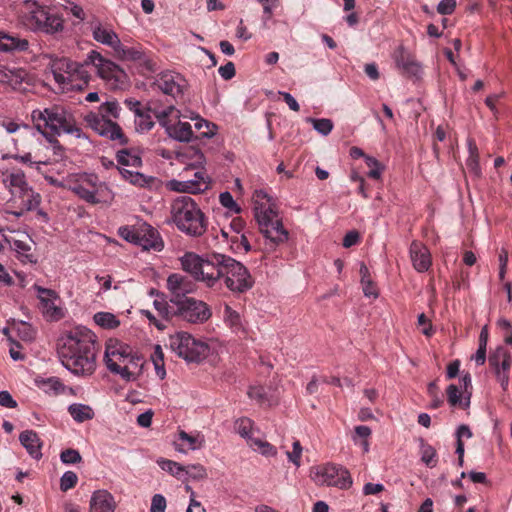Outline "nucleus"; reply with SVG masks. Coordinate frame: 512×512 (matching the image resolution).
<instances>
[{"label": "nucleus", "instance_id": "e433bc0d", "mask_svg": "<svg viewBox=\"0 0 512 512\" xmlns=\"http://www.w3.org/2000/svg\"><path fill=\"white\" fill-rule=\"evenodd\" d=\"M253 421L250 418L247 417H241L235 421L234 429L235 431L243 438L247 440V443L249 444V441L251 438H254L252 436L253 433Z\"/></svg>", "mask_w": 512, "mask_h": 512}, {"label": "nucleus", "instance_id": "f8f14e48", "mask_svg": "<svg viewBox=\"0 0 512 512\" xmlns=\"http://www.w3.org/2000/svg\"><path fill=\"white\" fill-rule=\"evenodd\" d=\"M131 352L128 345L118 341H110L105 351V363L109 371L119 374L127 381L133 378V373L128 368V363L132 361Z\"/></svg>", "mask_w": 512, "mask_h": 512}, {"label": "nucleus", "instance_id": "6ab92c4d", "mask_svg": "<svg viewBox=\"0 0 512 512\" xmlns=\"http://www.w3.org/2000/svg\"><path fill=\"white\" fill-rule=\"evenodd\" d=\"M124 103L134 113L135 129L138 133L148 132L154 127L155 123L150 115L152 111L150 107L144 108L139 101L134 99H126Z\"/></svg>", "mask_w": 512, "mask_h": 512}, {"label": "nucleus", "instance_id": "cd10ccee", "mask_svg": "<svg viewBox=\"0 0 512 512\" xmlns=\"http://www.w3.org/2000/svg\"><path fill=\"white\" fill-rule=\"evenodd\" d=\"M153 306L163 322L177 317L176 306L169 304L164 293H157V298L154 300Z\"/></svg>", "mask_w": 512, "mask_h": 512}, {"label": "nucleus", "instance_id": "f3484780", "mask_svg": "<svg viewBox=\"0 0 512 512\" xmlns=\"http://www.w3.org/2000/svg\"><path fill=\"white\" fill-rule=\"evenodd\" d=\"M86 64L92 65L99 77L107 81H113L115 84L122 83L125 78V72L117 64L104 58L97 51L89 52Z\"/></svg>", "mask_w": 512, "mask_h": 512}, {"label": "nucleus", "instance_id": "bb28decb", "mask_svg": "<svg viewBox=\"0 0 512 512\" xmlns=\"http://www.w3.org/2000/svg\"><path fill=\"white\" fill-rule=\"evenodd\" d=\"M200 181H177L172 180L168 183V187L177 192L197 194L205 191L208 188V184L200 177Z\"/></svg>", "mask_w": 512, "mask_h": 512}, {"label": "nucleus", "instance_id": "774afa93", "mask_svg": "<svg viewBox=\"0 0 512 512\" xmlns=\"http://www.w3.org/2000/svg\"><path fill=\"white\" fill-rule=\"evenodd\" d=\"M360 240V235L357 231H349L343 238V246L345 248H349L355 244H357Z\"/></svg>", "mask_w": 512, "mask_h": 512}, {"label": "nucleus", "instance_id": "b1692460", "mask_svg": "<svg viewBox=\"0 0 512 512\" xmlns=\"http://www.w3.org/2000/svg\"><path fill=\"white\" fill-rule=\"evenodd\" d=\"M116 503L114 497L107 490H97L90 500V512H114Z\"/></svg>", "mask_w": 512, "mask_h": 512}, {"label": "nucleus", "instance_id": "1a4fd4ad", "mask_svg": "<svg viewBox=\"0 0 512 512\" xmlns=\"http://www.w3.org/2000/svg\"><path fill=\"white\" fill-rule=\"evenodd\" d=\"M70 190L85 202L96 205L112 199V192L106 183L99 180L96 174L79 175Z\"/></svg>", "mask_w": 512, "mask_h": 512}, {"label": "nucleus", "instance_id": "a878e982", "mask_svg": "<svg viewBox=\"0 0 512 512\" xmlns=\"http://www.w3.org/2000/svg\"><path fill=\"white\" fill-rule=\"evenodd\" d=\"M20 443L25 447L27 452L34 459H40L42 457L41 448L42 442L38 434L33 430H25L19 435Z\"/></svg>", "mask_w": 512, "mask_h": 512}, {"label": "nucleus", "instance_id": "bf43d9fd", "mask_svg": "<svg viewBox=\"0 0 512 512\" xmlns=\"http://www.w3.org/2000/svg\"><path fill=\"white\" fill-rule=\"evenodd\" d=\"M140 313L145 316L149 320V323L154 325L158 330L163 331L166 329V324L161 319H158L150 310L142 309Z\"/></svg>", "mask_w": 512, "mask_h": 512}, {"label": "nucleus", "instance_id": "a211bd4d", "mask_svg": "<svg viewBox=\"0 0 512 512\" xmlns=\"http://www.w3.org/2000/svg\"><path fill=\"white\" fill-rule=\"evenodd\" d=\"M166 288L171 295L169 302L174 305L189 298L187 295L197 290V284L196 280H192L185 275L172 273L167 278Z\"/></svg>", "mask_w": 512, "mask_h": 512}, {"label": "nucleus", "instance_id": "864d4df0", "mask_svg": "<svg viewBox=\"0 0 512 512\" xmlns=\"http://www.w3.org/2000/svg\"><path fill=\"white\" fill-rule=\"evenodd\" d=\"M421 459L428 467H435L437 463L435 449L430 445L424 446Z\"/></svg>", "mask_w": 512, "mask_h": 512}, {"label": "nucleus", "instance_id": "e2e57ef3", "mask_svg": "<svg viewBox=\"0 0 512 512\" xmlns=\"http://www.w3.org/2000/svg\"><path fill=\"white\" fill-rule=\"evenodd\" d=\"M220 76L225 80H230L235 76L236 70L233 62H227L218 69Z\"/></svg>", "mask_w": 512, "mask_h": 512}, {"label": "nucleus", "instance_id": "2f4dec72", "mask_svg": "<svg viewBox=\"0 0 512 512\" xmlns=\"http://www.w3.org/2000/svg\"><path fill=\"white\" fill-rule=\"evenodd\" d=\"M396 64L408 74L417 75L419 72L418 63L403 48L398 51Z\"/></svg>", "mask_w": 512, "mask_h": 512}, {"label": "nucleus", "instance_id": "9d476101", "mask_svg": "<svg viewBox=\"0 0 512 512\" xmlns=\"http://www.w3.org/2000/svg\"><path fill=\"white\" fill-rule=\"evenodd\" d=\"M169 346L179 357L188 362H200L209 353V346L205 342L195 339L187 332H178L170 336Z\"/></svg>", "mask_w": 512, "mask_h": 512}, {"label": "nucleus", "instance_id": "8fccbe9b", "mask_svg": "<svg viewBox=\"0 0 512 512\" xmlns=\"http://www.w3.org/2000/svg\"><path fill=\"white\" fill-rule=\"evenodd\" d=\"M309 121L312 122L314 129L323 135H328L333 129V123L330 119L309 118Z\"/></svg>", "mask_w": 512, "mask_h": 512}, {"label": "nucleus", "instance_id": "58836bf2", "mask_svg": "<svg viewBox=\"0 0 512 512\" xmlns=\"http://www.w3.org/2000/svg\"><path fill=\"white\" fill-rule=\"evenodd\" d=\"M488 341V330L485 326L480 333L479 336V347L474 356L475 362L477 365H483L486 361V346Z\"/></svg>", "mask_w": 512, "mask_h": 512}, {"label": "nucleus", "instance_id": "39448f33", "mask_svg": "<svg viewBox=\"0 0 512 512\" xmlns=\"http://www.w3.org/2000/svg\"><path fill=\"white\" fill-rule=\"evenodd\" d=\"M121 107L116 100L103 102L97 111H90L84 117L89 128L98 135L109 139L119 145H127L128 137L122 128L112 119H118Z\"/></svg>", "mask_w": 512, "mask_h": 512}, {"label": "nucleus", "instance_id": "f704fd0d", "mask_svg": "<svg viewBox=\"0 0 512 512\" xmlns=\"http://www.w3.org/2000/svg\"><path fill=\"white\" fill-rule=\"evenodd\" d=\"M68 411L72 418L79 423L91 420L94 417L93 409L84 404H72L69 406Z\"/></svg>", "mask_w": 512, "mask_h": 512}, {"label": "nucleus", "instance_id": "473e14b6", "mask_svg": "<svg viewBox=\"0 0 512 512\" xmlns=\"http://www.w3.org/2000/svg\"><path fill=\"white\" fill-rule=\"evenodd\" d=\"M117 162L122 166L138 168L142 165L141 157L133 149L124 148L116 153Z\"/></svg>", "mask_w": 512, "mask_h": 512}, {"label": "nucleus", "instance_id": "052dcab7", "mask_svg": "<svg viewBox=\"0 0 512 512\" xmlns=\"http://www.w3.org/2000/svg\"><path fill=\"white\" fill-rule=\"evenodd\" d=\"M166 499L161 494H155L152 497L151 512H165Z\"/></svg>", "mask_w": 512, "mask_h": 512}, {"label": "nucleus", "instance_id": "423d86ee", "mask_svg": "<svg viewBox=\"0 0 512 512\" xmlns=\"http://www.w3.org/2000/svg\"><path fill=\"white\" fill-rule=\"evenodd\" d=\"M171 218L176 227L191 237L202 236L208 220L198 204L190 196H179L171 204Z\"/></svg>", "mask_w": 512, "mask_h": 512}, {"label": "nucleus", "instance_id": "3c124183", "mask_svg": "<svg viewBox=\"0 0 512 512\" xmlns=\"http://www.w3.org/2000/svg\"><path fill=\"white\" fill-rule=\"evenodd\" d=\"M292 446V451H287L286 455L290 462H292L295 466L299 467L301 465V455L303 448L299 440H295Z\"/></svg>", "mask_w": 512, "mask_h": 512}, {"label": "nucleus", "instance_id": "c756f323", "mask_svg": "<svg viewBox=\"0 0 512 512\" xmlns=\"http://www.w3.org/2000/svg\"><path fill=\"white\" fill-rule=\"evenodd\" d=\"M223 317L225 323L231 328V330L234 333L245 334V328L242 323V318L237 311L233 310L230 306L225 305Z\"/></svg>", "mask_w": 512, "mask_h": 512}, {"label": "nucleus", "instance_id": "4be33fe9", "mask_svg": "<svg viewBox=\"0 0 512 512\" xmlns=\"http://www.w3.org/2000/svg\"><path fill=\"white\" fill-rule=\"evenodd\" d=\"M137 245L145 250L161 251L164 243L159 232L147 223L140 224V235Z\"/></svg>", "mask_w": 512, "mask_h": 512}, {"label": "nucleus", "instance_id": "c03bdc74", "mask_svg": "<svg viewBox=\"0 0 512 512\" xmlns=\"http://www.w3.org/2000/svg\"><path fill=\"white\" fill-rule=\"evenodd\" d=\"M6 240L13 250H15L17 253L21 255L28 257L27 252L31 250L30 239H28V237H25L24 240L15 239L13 237H10Z\"/></svg>", "mask_w": 512, "mask_h": 512}, {"label": "nucleus", "instance_id": "dca6fc26", "mask_svg": "<svg viewBox=\"0 0 512 512\" xmlns=\"http://www.w3.org/2000/svg\"><path fill=\"white\" fill-rule=\"evenodd\" d=\"M153 84L163 94L170 96L177 103L184 99L187 81L180 73L174 71L161 72L157 75Z\"/></svg>", "mask_w": 512, "mask_h": 512}, {"label": "nucleus", "instance_id": "412c9836", "mask_svg": "<svg viewBox=\"0 0 512 512\" xmlns=\"http://www.w3.org/2000/svg\"><path fill=\"white\" fill-rule=\"evenodd\" d=\"M91 31L95 41L109 46L113 49V51L116 50L119 43L121 42L117 33L109 24H102L101 22L97 21L91 24Z\"/></svg>", "mask_w": 512, "mask_h": 512}, {"label": "nucleus", "instance_id": "a19ab883", "mask_svg": "<svg viewBox=\"0 0 512 512\" xmlns=\"http://www.w3.org/2000/svg\"><path fill=\"white\" fill-rule=\"evenodd\" d=\"M117 170L124 180L129 181L133 185L143 187L147 183L145 176L139 172L119 167H117Z\"/></svg>", "mask_w": 512, "mask_h": 512}, {"label": "nucleus", "instance_id": "2eb2a0df", "mask_svg": "<svg viewBox=\"0 0 512 512\" xmlns=\"http://www.w3.org/2000/svg\"><path fill=\"white\" fill-rule=\"evenodd\" d=\"M313 479L317 484L335 486L340 489H348L352 485L349 471L335 464L317 467Z\"/></svg>", "mask_w": 512, "mask_h": 512}, {"label": "nucleus", "instance_id": "603ef678", "mask_svg": "<svg viewBox=\"0 0 512 512\" xmlns=\"http://www.w3.org/2000/svg\"><path fill=\"white\" fill-rule=\"evenodd\" d=\"M60 459L65 464H76L81 462L82 457L77 450L69 448L61 452Z\"/></svg>", "mask_w": 512, "mask_h": 512}, {"label": "nucleus", "instance_id": "ddd939ff", "mask_svg": "<svg viewBox=\"0 0 512 512\" xmlns=\"http://www.w3.org/2000/svg\"><path fill=\"white\" fill-rule=\"evenodd\" d=\"M177 318L192 324H202L211 316L212 311L207 303L194 297H189L176 304Z\"/></svg>", "mask_w": 512, "mask_h": 512}, {"label": "nucleus", "instance_id": "ea45409f", "mask_svg": "<svg viewBox=\"0 0 512 512\" xmlns=\"http://www.w3.org/2000/svg\"><path fill=\"white\" fill-rule=\"evenodd\" d=\"M94 321L97 325L106 329H113L119 325L116 317L109 312H98L94 315Z\"/></svg>", "mask_w": 512, "mask_h": 512}, {"label": "nucleus", "instance_id": "20e7f679", "mask_svg": "<svg viewBox=\"0 0 512 512\" xmlns=\"http://www.w3.org/2000/svg\"><path fill=\"white\" fill-rule=\"evenodd\" d=\"M226 258L227 255L215 252L205 256L187 252L180 261L183 270L189 273L194 280L202 281L207 287L212 288L222 280Z\"/></svg>", "mask_w": 512, "mask_h": 512}, {"label": "nucleus", "instance_id": "49530a36", "mask_svg": "<svg viewBox=\"0 0 512 512\" xmlns=\"http://www.w3.org/2000/svg\"><path fill=\"white\" fill-rule=\"evenodd\" d=\"M364 159L366 165L370 168V171L368 172V177L376 180L380 179L383 171V167L380 164V162L376 158L368 155L365 156Z\"/></svg>", "mask_w": 512, "mask_h": 512}, {"label": "nucleus", "instance_id": "69168bd1", "mask_svg": "<svg viewBox=\"0 0 512 512\" xmlns=\"http://www.w3.org/2000/svg\"><path fill=\"white\" fill-rule=\"evenodd\" d=\"M361 284H362V288H363V292H364L365 296H368V297L373 296L375 298L378 296L377 287L371 278L368 280L362 281Z\"/></svg>", "mask_w": 512, "mask_h": 512}, {"label": "nucleus", "instance_id": "a18cd8bd", "mask_svg": "<svg viewBox=\"0 0 512 512\" xmlns=\"http://www.w3.org/2000/svg\"><path fill=\"white\" fill-rule=\"evenodd\" d=\"M194 127L202 137L210 138L216 133V125L202 118H197Z\"/></svg>", "mask_w": 512, "mask_h": 512}, {"label": "nucleus", "instance_id": "5701e85b", "mask_svg": "<svg viewBox=\"0 0 512 512\" xmlns=\"http://www.w3.org/2000/svg\"><path fill=\"white\" fill-rule=\"evenodd\" d=\"M410 257L413 267L418 272H425L432 265V259L429 249L419 241H413L411 243Z\"/></svg>", "mask_w": 512, "mask_h": 512}, {"label": "nucleus", "instance_id": "f03ea898", "mask_svg": "<svg viewBox=\"0 0 512 512\" xmlns=\"http://www.w3.org/2000/svg\"><path fill=\"white\" fill-rule=\"evenodd\" d=\"M31 119L35 128L53 145L59 143L57 137L64 133L76 138L84 136L73 114L61 105L35 109L31 113Z\"/></svg>", "mask_w": 512, "mask_h": 512}, {"label": "nucleus", "instance_id": "4468645a", "mask_svg": "<svg viewBox=\"0 0 512 512\" xmlns=\"http://www.w3.org/2000/svg\"><path fill=\"white\" fill-rule=\"evenodd\" d=\"M114 55L121 61H131L137 63L142 72H154L157 69V63L150 51L144 49L140 44L126 45L122 42L114 51Z\"/></svg>", "mask_w": 512, "mask_h": 512}, {"label": "nucleus", "instance_id": "0eeeda50", "mask_svg": "<svg viewBox=\"0 0 512 512\" xmlns=\"http://www.w3.org/2000/svg\"><path fill=\"white\" fill-rule=\"evenodd\" d=\"M256 199H267L269 197L266 192L260 190L255 193ZM255 216L261 233L265 236L266 248L273 250L279 244H283L288 240V231L283 227L281 220L278 218L272 204L267 207L263 204L259 205L256 200Z\"/></svg>", "mask_w": 512, "mask_h": 512}, {"label": "nucleus", "instance_id": "c85d7f7f", "mask_svg": "<svg viewBox=\"0 0 512 512\" xmlns=\"http://www.w3.org/2000/svg\"><path fill=\"white\" fill-rule=\"evenodd\" d=\"M166 131L170 137L181 142H190L193 139L192 126L188 122L179 121L175 125L166 126Z\"/></svg>", "mask_w": 512, "mask_h": 512}, {"label": "nucleus", "instance_id": "680f3d73", "mask_svg": "<svg viewBox=\"0 0 512 512\" xmlns=\"http://www.w3.org/2000/svg\"><path fill=\"white\" fill-rule=\"evenodd\" d=\"M174 111V106L170 105L166 109L162 111L153 110L155 117L158 119L159 123L166 128V126H170L168 124V117Z\"/></svg>", "mask_w": 512, "mask_h": 512}, {"label": "nucleus", "instance_id": "f257e3e1", "mask_svg": "<svg viewBox=\"0 0 512 512\" xmlns=\"http://www.w3.org/2000/svg\"><path fill=\"white\" fill-rule=\"evenodd\" d=\"M97 350L95 334L86 327L78 326L62 339L59 356L63 365L72 373L89 376L96 369Z\"/></svg>", "mask_w": 512, "mask_h": 512}, {"label": "nucleus", "instance_id": "7c9ffc66", "mask_svg": "<svg viewBox=\"0 0 512 512\" xmlns=\"http://www.w3.org/2000/svg\"><path fill=\"white\" fill-rule=\"evenodd\" d=\"M16 193L21 200L22 208L28 211L36 209L41 202L40 194L36 193L30 186Z\"/></svg>", "mask_w": 512, "mask_h": 512}, {"label": "nucleus", "instance_id": "393cba45", "mask_svg": "<svg viewBox=\"0 0 512 512\" xmlns=\"http://www.w3.org/2000/svg\"><path fill=\"white\" fill-rule=\"evenodd\" d=\"M29 48V42L25 38L0 31L1 52H24Z\"/></svg>", "mask_w": 512, "mask_h": 512}, {"label": "nucleus", "instance_id": "338daca9", "mask_svg": "<svg viewBox=\"0 0 512 512\" xmlns=\"http://www.w3.org/2000/svg\"><path fill=\"white\" fill-rule=\"evenodd\" d=\"M185 474L193 478H202L205 476V469L201 465H189L185 467Z\"/></svg>", "mask_w": 512, "mask_h": 512}, {"label": "nucleus", "instance_id": "5fc2aeb1", "mask_svg": "<svg viewBox=\"0 0 512 512\" xmlns=\"http://www.w3.org/2000/svg\"><path fill=\"white\" fill-rule=\"evenodd\" d=\"M11 157L15 160L22 162L23 164L36 168L38 171L40 170L42 165L46 164V162L41 160H33L31 153H25L24 155L16 154Z\"/></svg>", "mask_w": 512, "mask_h": 512}, {"label": "nucleus", "instance_id": "79ce46f5", "mask_svg": "<svg viewBox=\"0 0 512 512\" xmlns=\"http://www.w3.org/2000/svg\"><path fill=\"white\" fill-rule=\"evenodd\" d=\"M151 360L155 366L156 374L163 379L166 375V371L164 368V352L160 345L155 346Z\"/></svg>", "mask_w": 512, "mask_h": 512}, {"label": "nucleus", "instance_id": "9b49d317", "mask_svg": "<svg viewBox=\"0 0 512 512\" xmlns=\"http://www.w3.org/2000/svg\"><path fill=\"white\" fill-rule=\"evenodd\" d=\"M225 286L232 292L245 293L254 285V278L239 261L227 255L222 277Z\"/></svg>", "mask_w": 512, "mask_h": 512}, {"label": "nucleus", "instance_id": "37998d69", "mask_svg": "<svg viewBox=\"0 0 512 512\" xmlns=\"http://www.w3.org/2000/svg\"><path fill=\"white\" fill-rule=\"evenodd\" d=\"M160 467L164 470L172 474L173 476H176L177 478H181L184 474L185 466L180 465L179 463L163 459L158 462Z\"/></svg>", "mask_w": 512, "mask_h": 512}, {"label": "nucleus", "instance_id": "4d7b16f0", "mask_svg": "<svg viewBox=\"0 0 512 512\" xmlns=\"http://www.w3.org/2000/svg\"><path fill=\"white\" fill-rule=\"evenodd\" d=\"M248 396L262 404L267 400L266 389L263 386H252L248 390Z\"/></svg>", "mask_w": 512, "mask_h": 512}, {"label": "nucleus", "instance_id": "72a5a7b5", "mask_svg": "<svg viewBox=\"0 0 512 512\" xmlns=\"http://www.w3.org/2000/svg\"><path fill=\"white\" fill-rule=\"evenodd\" d=\"M468 151H469V157L466 161V166L469 169L471 173H473L475 176H480L481 169L479 165V152L478 147L476 145V142L473 139H468Z\"/></svg>", "mask_w": 512, "mask_h": 512}, {"label": "nucleus", "instance_id": "de8ad7c7", "mask_svg": "<svg viewBox=\"0 0 512 512\" xmlns=\"http://www.w3.org/2000/svg\"><path fill=\"white\" fill-rule=\"evenodd\" d=\"M119 234L123 239H125L131 243L137 244L138 240H139V235H140V224L137 227H135V226L121 227L119 229Z\"/></svg>", "mask_w": 512, "mask_h": 512}, {"label": "nucleus", "instance_id": "aec40b11", "mask_svg": "<svg viewBox=\"0 0 512 512\" xmlns=\"http://www.w3.org/2000/svg\"><path fill=\"white\" fill-rule=\"evenodd\" d=\"M35 290L38 293L40 301V308L46 317L52 320H59L63 317L62 310L55 304L58 296L55 291L35 285Z\"/></svg>", "mask_w": 512, "mask_h": 512}, {"label": "nucleus", "instance_id": "0e129e2a", "mask_svg": "<svg viewBox=\"0 0 512 512\" xmlns=\"http://www.w3.org/2000/svg\"><path fill=\"white\" fill-rule=\"evenodd\" d=\"M500 355H502V361L500 365V370L505 372H510V368L512 365L511 355L508 350L503 347H500Z\"/></svg>", "mask_w": 512, "mask_h": 512}, {"label": "nucleus", "instance_id": "c9c22d12", "mask_svg": "<svg viewBox=\"0 0 512 512\" xmlns=\"http://www.w3.org/2000/svg\"><path fill=\"white\" fill-rule=\"evenodd\" d=\"M4 183L15 188L17 192H20L29 186L26 181L25 174L21 170H15L7 174L4 178Z\"/></svg>", "mask_w": 512, "mask_h": 512}, {"label": "nucleus", "instance_id": "4c0bfd02", "mask_svg": "<svg viewBox=\"0 0 512 512\" xmlns=\"http://www.w3.org/2000/svg\"><path fill=\"white\" fill-rule=\"evenodd\" d=\"M251 448L259 451L264 456H276L277 449L275 446L267 441H263L259 438H251L248 444Z\"/></svg>", "mask_w": 512, "mask_h": 512}, {"label": "nucleus", "instance_id": "6e6d98bb", "mask_svg": "<svg viewBox=\"0 0 512 512\" xmlns=\"http://www.w3.org/2000/svg\"><path fill=\"white\" fill-rule=\"evenodd\" d=\"M446 394L447 401L451 406L455 407L461 404V393L456 385H449L446 389Z\"/></svg>", "mask_w": 512, "mask_h": 512}, {"label": "nucleus", "instance_id": "7ed1b4c3", "mask_svg": "<svg viewBox=\"0 0 512 512\" xmlns=\"http://www.w3.org/2000/svg\"><path fill=\"white\" fill-rule=\"evenodd\" d=\"M22 24L33 32L55 34L63 30V18L51 6V0H25L20 9Z\"/></svg>", "mask_w": 512, "mask_h": 512}, {"label": "nucleus", "instance_id": "09e8293b", "mask_svg": "<svg viewBox=\"0 0 512 512\" xmlns=\"http://www.w3.org/2000/svg\"><path fill=\"white\" fill-rule=\"evenodd\" d=\"M77 481H78V477H77L76 473H74L73 471H67L61 477L60 489L63 492H66V491L74 488L77 484Z\"/></svg>", "mask_w": 512, "mask_h": 512}, {"label": "nucleus", "instance_id": "6e6552de", "mask_svg": "<svg viewBox=\"0 0 512 512\" xmlns=\"http://www.w3.org/2000/svg\"><path fill=\"white\" fill-rule=\"evenodd\" d=\"M88 66L86 60L79 64L65 57L54 59L51 70L58 89L63 93L84 89L90 81Z\"/></svg>", "mask_w": 512, "mask_h": 512}, {"label": "nucleus", "instance_id": "13d9d810", "mask_svg": "<svg viewBox=\"0 0 512 512\" xmlns=\"http://www.w3.org/2000/svg\"><path fill=\"white\" fill-rule=\"evenodd\" d=\"M456 8V0H441L437 6V12L441 15H450Z\"/></svg>", "mask_w": 512, "mask_h": 512}]
</instances>
